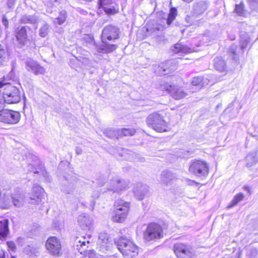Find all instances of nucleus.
I'll use <instances>...</instances> for the list:
<instances>
[{"instance_id": "nucleus-1", "label": "nucleus", "mask_w": 258, "mask_h": 258, "mask_svg": "<svg viewBox=\"0 0 258 258\" xmlns=\"http://www.w3.org/2000/svg\"><path fill=\"white\" fill-rule=\"evenodd\" d=\"M119 29L116 26L108 25L104 28L101 34L102 44H97L93 38L89 36V43L92 45L97 52L101 53H110L115 50L117 47L116 44L107 43V41L117 39L119 38Z\"/></svg>"}, {"instance_id": "nucleus-2", "label": "nucleus", "mask_w": 258, "mask_h": 258, "mask_svg": "<svg viewBox=\"0 0 258 258\" xmlns=\"http://www.w3.org/2000/svg\"><path fill=\"white\" fill-rule=\"evenodd\" d=\"M117 248L124 258H133L139 253V247L131 240L120 237L115 240Z\"/></svg>"}, {"instance_id": "nucleus-3", "label": "nucleus", "mask_w": 258, "mask_h": 258, "mask_svg": "<svg viewBox=\"0 0 258 258\" xmlns=\"http://www.w3.org/2000/svg\"><path fill=\"white\" fill-rule=\"evenodd\" d=\"M2 87H5L3 95L6 103L15 104L20 102L21 96L18 88L5 82V80H0V88Z\"/></svg>"}, {"instance_id": "nucleus-4", "label": "nucleus", "mask_w": 258, "mask_h": 258, "mask_svg": "<svg viewBox=\"0 0 258 258\" xmlns=\"http://www.w3.org/2000/svg\"><path fill=\"white\" fill-rule=\"evenodd\" d=\"M147 125L158 132L167 131V124L164 120L163 116L158 112L150 114L146 118Z\"/></svg>"}, {"instance_id": "nucleus-5", "label": "nucleus", "mask_w": 258, "mask_h": 258, "mask_svg": "<svg viewBox=\"0 0 258 258\" xmlns=\"http://www.w3.org/2000/svg\"><path fill=\"white\" fill-rule=\"evenodd\" d=\"M114 215L113 216V220L116 222H123L129 211L130 203L124 201L123 200L119 199L115 201L114 204Z\"/></svg>"}, {"instance_id": "nucleus-6", "label": "nucleus", "mask_w": 258, "mask_h": 258, "mask_svg": "<svg viewBox=\"0 0 258 258\" xmlns=\"http://www.w3.org/2000/svg\"><path fill=\"white\" fill-rule=\"evenodd\" d=\"M163 237L161 227L156 223L149 224L144 234V238L147 241L159 239Z\"/></svg>"}, {"instance_id": "nucleus-7", "label": "nucleus", "mask_w": 258, "mask_h": 258, "mask_svg": "<svg viewBox=\"0 0 258 258\" xmlns=\"http://www.w3.org/2000/svg\"><path fill=\"white\" fill-rule=\"evenodd\" d=\"M173 251L177 258H191L194 255V249L189 244L176 243L173 246Z\"/></svg>"}, {"instance_id": "nucleus-8", "label": "nucleus", "mask_w": 258, "mask_h": 258, "mask_svg": "<svg viewBox=\"0 0 258 258\" xmlns=\"http://www.w3.org/2000/svg\"><path fill=\"white\" fill-rule=\"evenodd\" d=\"M190 172L199 176H206L209 172L207 163L202 160H195L191 163L189 167Z\"/></svg>"}, {"instance_id": "nucleus-9", "label": "nucleus", "mask_w": 258, "mask_h": 258, "mask_svg": "<svg viewBox=\"0 0 258 258\" xmlns=\"http://www.w3.org/2000/svg\"><path fill=\"white\" fill-rule=\"evenodd\" d=\"M20 115L18 112L12 110H0V121L8 124H15L19 122Z\"/></svg>"}, {"instance_id": "nucleus-10", "label": "nucleus", "mask_w": 258, "mask_h": 258, "mask_svg": "<svg viewBox=\"0 0 258 258\" xmlns=\"http://www.w3.org/2000/svg\"><path fill=\"white\" fill-rule=\"evenodd\" d=\"M161 88L162 90L167 91L173 98L176 100L181 99L187 95L182 88L175 85L165 84L162 85Z\"/></svg>"}, {"instance_id": "nucleus-11", "label": "nucleus", "mask_w": 258, "mask_h": 258, "mask_svg": "<svg viewBox=\"0 0 258 258\" xmlns=\"http://www.w3.org/2000/svg\"><path fill=\"white\" fill-rule=\"evenodd\" d=\"M26 70L35 75H43L45 73V69L41 67L37 61L28 58L25 61Z\"/></svg>"}, {"instance_id": "nucleus-12", "label": "nucleus", "mask_w": 258, "mask_h": 258, "mask_svg": "<svg viewBox=\"0 0 258 258\" xmlns=\"http://www.w3.org/2000/svg\"><path fill=\"white\" fill-rule=\"evenodd\" d=\"M46 247L53 255H57L61 249L60 242L56 237L48 238L46 243Z\"/></svg>"}, {"instance_id": "nucleus-13", "label": "nucleus", "mask_w": 258, "mask_h": 258, "mask_svg": "<svg viewBox=\"0 0 258 258\" xmlns=\"http://www.w3.org/2000/svg\"><path fill=\"white\" fill-rule=\"evenodd\" d=\"M43 191V189L40 186L37 185H34L32 189L31 194L30 195L31 203L34 204H39L40 203L44 196Z\"/></svg>"}, {"instance_id": "nucleus-14", "label": "nucleus", "mask_w": 258, "mask_h": 258, "mask_svg": "<svg viewBox=\"0 0 258 258\" xmlns=\"http://www.w3.org/2000/svg\"><path fill=\"white\" fill-rule=\"evenodd\" d=\"M27 28L26 26H19L15 30V34L20 47L24 46L27 40Z\"/></svg>"}, {"instance_id": "nucleus-15", "label": "nucleus", "mask_w": 258, "mask_h": 258, "mask_svg": "<svg viewBox=\"0 0 258 258\" xmlns=\"http://www.w3.org/2000/svg\"><path fill=\"white\" fill-rule=\"evenodd\" d=\"M128 184L123 180H121L118 177H115L111 181L109 190L113 191L114 192H119L123 189H125Z\"/></svg>"}, {"instance_id": "nucleus-16", "label": "nucleus", "mask_w": 258, "mask_h": 258, "mask_svg": "<svg viewBox=\"0 0 258 258\" xmlns=\"http://www.w3.org/2000/svg\"><path fill=\"white\" fill-rule=\"evenodd\" d=\"M148 192V186L141 183H137L134 188L135 197L138 200H142Z\"/></svg>"}, {"instance_id": "nucleus-17", "label": "nucleus", "mask_w": 258, "mask_h": 258, "mask_svg": "<svg viewBox=\"0 0 258 258\" xmlns=\"http://www.w3.org/2000/svg\"><path fill=\"white\" fill-rule=\"evenodd\" d=\"M176 179V176L172 172L164 170L160 174L159 181L161 183L167 185Z\"/></svg>"}, {"instance_id": "nucleus-18", "label": "nucleus", "mask_w": 258, "mask_h": 258, "mask_svg": "<svg viewBox=\"0 0 258 258\" xmlns=\"http://www.w3.org/2000/svg\"><path fill=\"white\" fill-rule=\"evenodd\" d=\"M78 222L80 227L85 230L91 225L92 219L88 215L83 214L78 217Z\"/></svg>"}, {"instance_id": "nucleus-19", "label": "nucleus", "mask_w": 258, "mask_h": 258, "mask_svg": "<svg viewBox=\"0 0 258 258\" xmlns=\"http://www.w3.org/2000/svg\"><path fill=\"white\" fill-rule=\"evenodd\" d=\"M9 220L7 219L0 220V239L4 240L8 236L9 229Z\"/></svg>"}, {"instance_id": "nucleus-20", "label": "nucleus", "mask_w": 258, "mask_h": 258, "mask_svg": "<svg viewBox=\"0 0 258 258\" xmlns=\"http://www.w3.org/2000/svg\"><path fill=\"white\" fill-rule=\"evenodd\" d=\"M38 22V18L35 15H23L21 19L20 22L23 24H31L34 25L35 28H37V24Z\"/></svg>"}, {"instance_id": "nucleus-21", "label": "nucleus", "mask_w": 258, "mask_h": 258, "mask_svg": "<svg viewBox=\"0 0 258 258\" xmlns=\"http://www.w3.org/2000/svg\"><path fill=\"white\" fill-rule=\"evenodd\" d=\"M215 69L222 73L227 71V66L224 60L220 57H217L214 60Z\"/></svg>"}, {"instance_id": "nucleus-22", "label": "nucleus", "mask_w": 258, "mask_h": 258, "mask_svg": "<svg viewBox=\"0 0 258 258\" xmlns=\"http://www.w3.org/2000/svg\"><path fill=\"white\" fill-rule=\"evenodd\" d=\"M25 196L23 193H17L13 194L11 197L12 202L17 207L22 206L25 202Z\"/></svg>"}, {"instance_id": "nucleus-23", "label": "nucleus", "mask_w": 258, "mask_h": 258, "mask_svg": "<svg viewBox=\"0 0 258 258\" xmlns=\"http://www.w3.org/2000/svg\"><path fill=\"white\" fill-rule=\"evenodd\" d=\"M172 51L175 53L179 52L187 53L191 52L192 50L190 48L186 46V45L182 44L180 43H178L174 45L173 48L172 49Z\"/></svg>"}, {"instance_id": "nucleus-24", "label": "nucleus", "mask_w": 258, "mask_h": 258, "mask_svg": "<svg viewBox=\"0 0 258 258\" xmlns=\"http://www.w3.org/2000/svg\"><path fill=\"white\" fill-rule=\"evenodd\" d=\"M112 245L113 244L110 239L98 242V248H99V251L104 253L110 249Z\"/></svg>"}, {"instance_id": "nucleus-25", "label": "nucleus", "mask_w": 258, "mask_h": 258, "mask_svg": "<svg viewBox=\"0 0 258 258\" xmlns=\"http://www.w3.org/2000/svg\"><path fill=\"white\" fill-rule=\"evenodd\" d=\"M83 240H84V238H83ZM75 243L76 244V249L80 253H83L84 251L86 250V249L88 247L86 245L87 244H89V241L86 242L84 240H82L78 237H77L75 239Z\"/></svg>"}, {"instance_id": "nucleus-26", "label": "nucleus", "mask_w": 258, "mask_h": 258, "mask_svg": "<svg viewBox=\"0 0 258 258\" xmlns=\"http://www.w3.org/2000/svg\"><path fill=\"white\" fill-rule=\"evenodd\" d=\"M207 6L203 2H200L194 6L193 13L195 15H199L204 13L206 10Z\"/></svg>"}, {"instance_id": "nucleus-27", "label": "nucleus", "mask_w": 258, "mask_h": 258, "mask_svg": "<svg viewBox=\"0 0 258 258\" xmlns=\"http://www.w3.org/2000/svg\"><path fill=\"white\" fill-rule=\"evenodd\" d=\"M104 133L110 138L119 137V129L108 128L104 130Z\"/></svg>"}, {"instance_id": "nucleus-28", "label": "nucleus", "mask_w": 258, "mask_h": 258, "mask_svg": "<svg viewBox=\"0 0 258 258\" xmlns=\"http://www.w3.org/2000/svg\"><path fill=\"white\" fill-rule=\"evenodd\" d=\"M11 199L9 196L4 195L0 197V208L2 209H8L11 206Z\"/></svg>"}, {"instance_id": "nucleus-29", "label": "nucleus", "mask_w": 258, "mask_h": 258, "mask_svg": "<svg viewBox=\"0 0 258 258\" xmlns=\"http://www.w3.org/2000/svg\"><path fill=\"white\" fill-rule=\"evenodd\" d=\"M75 188V186L74 183H64L63 185L61 186V191L66 194H72Z\"/></svg>"}, {"instance_id": "nucleus-30", "label": "nucleus", "mask_w": 258, "mask_h": 258, "mask_svg": "<svg viewBox=\"0 0 258 258\" xmlns=\"http://www.w3.org/2000/svg\"><path fill=\"white\" fill-rule=\"evenodd\" d=\"M67 18V13L64 10L61 11L59 12V16L55 18L53 20V23L55 25H61L62 24L66 21Z\"/></svg>"}, {"instance_id": "nucleus-31", "label": "nucleus", "mask_w": 258, "mask_h": 258, "mask_svg": "<svg viewBox=\"0 0 258 258\" xmlns=\"http://www.w3.org/2000/svg\"><path fill=\"white\" fill-rule=\"evenodd\" d=\"M246 166L250 167L255 164L257 162L256 155L254 153H251L246 157Z\"/></svg>"}, {"instance_id": "nucleus-32", "label": "nucleus", "mask_w": 258, "mask_h": 258, "mask_svg": "<svg viewBox=\"0 0 258 258\" xmlns=\"http://www.w3.org/2000/svg\"><path fill=\"white\" fill-rule=\"evenodd\" d=\"M49 32V26L46 23H44L40 28L39 35L40 37L44 38L47 36Z\"/></svg>"}, {"instance_id": "nucleus-33", "label": "nucleus", "mask_w": 258, "mask_h": 258, "mask_svg": "<svg viewBox=\"0 0 258 258\" xmlns=\"http://www.w3.org/2000/svg\"><path fill=\"white\" fill-rule=\"evenodd\" d=\"M177 15V10L175 8H172L170 10V12L168 14V18L167 19V24L168 25H170L172 22L174 20Z\"/></svg>"}, {"instance_id": "nucleus-34", "label": "nucleus", "mask_w": 258, "mask_h": 258, "mask_svg": "<svg viewBox=\"0 0 258 258\" xmlns=\"http://www.w3.org/2000/svg\"><path fill=\"white\" fill-rule=\"evenodd\" d=\"M136 133V131L134 128H123L119 129V137L123 136H132Z\"/></svg>"}, {"instance_id": "nucleus-35", "label": "nucleus", "mask_w": 258, "mask_h": 258, "mask_svg": "<svg viewBox=\"0 0 258 258\" xmlns=\"http://www.w3.org/2000/svg\"><path fill=\"white\" fill-rule=\"evenodd\" d=\"M244 198L243 194L239 193L237 194L231 201V203L227 207L228 208H231L237 204L240 201H242Z\"/></svg>"}, {"instance_id": "nucleus-36", "label": "nucleus", "mask_w": 258, "mask_h": 258, "mask_svg": "<svg viewBox=\"0 0 258 258\" xmlns=\"http://www.w3.org/2000/svg\"><path fill=\"white\" fill-rule=\"evenodd\" d=\"M257 254L258 251L255 248L249 247L247 249L246 255L247 258H256Z\"/></svg>"}, {"instance_id": "nucleus-37", "label": "nucleus", "mask_w": 258, "mask_h": 258, "mask_svg": "<svg viewBox=\"0 0 258 258\" xmlns=\"http://www.w3.org/2000/svg\"><path fill=\"white\" fill-rule=\"evenodd\" d=\"M112 0H99V5L103 8L104 11L107 14H111L112 10L111 9L103 7L111 3Z\"/></svg>"}, {"instance_id": "nucleus-38", "label": "nucleus", "mask_w": 258, "mask_h": 258, "mask_svg": "<svg viewBox=\"0 0 258 258\" xmlns=\"http://www.w3.org/2000/svg\"><path fill=\"white\" fill-rule=\"evenodd\" d=\"M205 81L203 77L198 76L192 78L191 81V84L194 86L200 85L201 86H204L205 84Z\"/></svg>"}, {"instance_id": "nucleus-39", "label": "nucleus", "mask_w": 258, "mask_h": 258, "mask_svg": "<svg viewBox=\"0 0 258 258\" xmlns=\"http://www.w3.org/2000/svg\"><path fill=\"white\" fill-rule=\"evenodd\" d=\"M235 11L238 15L243 16L244 13L243 4L241 3L239 5H236Z\"/></svg>"}, {"instance_id": "nucleus-40", "label": "nucleus", "mask_w": 258, "mask_h": 258, "mask_svg": "<svg viewBox=\"0 0 258 258\" xmlns=\"http://www.w3.org/2000/svg\"><path fill=\"white\" fill-rule=\"evenodd\" d=\"M249 6L253 9L258 8V0H247Z\"/></svg>"}, {"instance_id": "nucleus-41", "label": "nucleus", "mask_w": 258, "mask_h": 258, "mask_svg": "<svg viewBox=\"0 0 258 258\" xmlns=\"http://www.w3.org/2000/svg\"><path fill=\"white\" fill-rule=\"evenodd\" d=\"M158 68L160 70H162V72H160V75H166L168 73V71L166 68L165 63L160 64V65L159 66ZM159 71H161L160 70H159Z\"/></svg>"}, {"instance_id": "nucleus-42", "label": "nucleus", "mask_w": 258, "mask_h": 258, "mask_svg": "<svg viewBox=\"0 0 258 258\" xmlns=\"http://www.w3.org/2000/svg\"><path fill=\"white\" fill-rule=\"evenodd\" d=\"M108 239H110V238L108 234L105 233H101L99 234L98 242H100V241L107 240Z\"/></svg>"}, {"instance_id": "nucleus-43", "label": "nucleus", "mask_w": 258, "mask_h": 258, "mask_svg": "<svg viewBox=\"0 0 258 258\" xmlns=\"http://www.w3.org/2000/svg\"><path fill=\"white\" fill-rule=\"evenodd\" d=\"M28 170L31 172H33L34 173H39V171L37 170V169L35 167H34L32 164H29L28 165Z\"/></svg>"}, {"instance_id": "nucleus-44", "label": "nucleus", "mask_w": 258, "mask_h": 258, "mask_svg": "<svg viewBox=\"0 0 258 258\" xmlns=\"http://www.w3.org/2000/svg\"><path fill=\"white\" fill-rule=\"evenodd\" d=\"M2 23L5 28H8L9 26V22L7 18L5 16H4L2 18Z\"/></svg>"}, {"instance_id": "nucleus-45", "label": "nucleus", "mask_w": 258, "mask_h": 258, "mask_svg": "<svg viewBox=\"0 0 258 258\" xmlns=\"http://www.w3.org/2000/svg\"><path fill=\"white\" fill-rule=\"evenodd\" d=\"M7 245H8V247L10 249H11V250H12L13 251H14L15 250L16 246H15L14 242H13L12 241H8V242H7Z\"/></svg>"}, {"instance_id": "nucleus-46", "label": "nucleus", "mask_w": 258, "mask_h": 258, "mask_svg": "<svg viewBox=\"0 0 258 258\" xmlns=\"http://www.w3.org/2000/svg\"><path fill=\"white\" fill-rule=\"evenodd\" d=\"M15 4V0H8L7 5L9 8H12L14 7Z\"/></svg>"}, {"instance_id": "nucleus-47", "label": "nucleus", "mask_w": 258, "mask_h": 258, "mask_svg": "<svg viewBox=\"0 0 258 258\" xmlns=\"http://www.w3.org/2000/svg\"><path fill=\"white\" fill-rule=\"evenodd\" d=\"M236 46L234 44H232L231 46L230 49L229 50L230 52L233 54H236Z\"/></svg>"}, {"instance_id": "nucleus-48", "label": "nucleus", "mask_w": 258, "mask_h": 258, "mask_svg": "<svg viewBox=\"0 0 258 258\" xmlns=\"http://www.w3.org/2000/svg\"><path fill=\"white\" fill-rule=\"evenodd\" d=\"M6 254L8 255V253L6 251L2 249L0 250V258H6Z\"/></svg>"}, {"instance_id": "nucleus-49", "label": "nucleus", "mask_w": 258, "mask_h": 258, "mask_svg": "<svg viewBox=\"0 0 258 258\" xmlns=\"http://www.w3.org/2000/svg\"><path fill=\"white\" fill-rule=\"evenodd\" d=\"M241 254L240 252L233 253L230 258H240Z\"/></svg>"}, {"instance_id": "nucleus-50", "label": "nucleus", "mask_w": 258, "mask_h": 258, "mask_svg": "<svg viewBox=\"0 0 258 258\" xmlns=\"http://www.w3.org/2000/svg\"><path fill=\"white\" fill-rule=\"evenodd\" d=\"M75 151H76V153L77 155L81 154L83 152L82 149L79 147H76Z\"/></svg>"}, {"instance_id": "nucleus-51", "label": "nucleus", "mask_w": 258, "mask_h": 258, "mask_svg": "<svg viewBox=\"0 0 258 258\" xmlns=\"http://www.w3.org/2000/svg\"><path fill=\"white\" fill-rule=\"evenodd\" d=\"M4 102H5V101H4L3 95H2L0 94V106L3 107V104H4Z\"/></svg>"}, {"instance_id": "nucleus-52", "label": "nucleus", "mask_w": 258, "mask_h": 258, "mask_svg": "<svg viewBox=\"0 0 258 258\" xmlns=\"http://www.w3.org/2000/svg\"><path fill=\"white\" fill-rule=\"evenodd\" d=\"M247 46V42H244L241 44V48L242 49L245 48Z\"/></svg>"}, {"instance_id": "nucleus-53", "label": "nucleus", "mask_w": 258, "mask_h": 258, "mask_svg": "<svg viewBox=\"0 0 258 258\" xmlns=\"http://www.w3.org/2000/svg\"><path fill=\"white\" fill-rule=\"evenodd\" d=\"M188 181H189V183H188L189 185H192V184L194 183H196V182L195 181H194V180H189Z\"/></svg>"}, {"instance_id": "nucleus-54", "label": "nucleus", "mask_w": 258, "mask_h": 258, "mask_svg": "<svg viewBox=\"0 0 258 258\" xmlns=\"http://www.w3.org/2000/svg\"><path fill=\"white\" fill-rule=\"evenodd\" d=\"M245 189L246 190L249 191V188L248 187H245Z\"/></svg>"}, {"instance_id": "nucleus-55", "label": "nucleus", "mask_w": 258, "mask_h": 258, "mask_svg": "<svg viewBox=\"0 0 258 258\" xmlns=\"http://www.w3.org/2000/svg\"><path fill=\"white\" fill-rule=\"evenodd\" d=\"M39 168L40 170H41V169H42V166L41 165H40V166H39Z\"/></svg>"}, {"instance_id": "nucleus-56", "label": "nucleus", "mask_w": 258, "mask_h": 258, "mask_svg": "<svg viewBox=\"0 0 258 258\" xmlns=\"http://www.w3.org/2000/svg\"><path fill=\"white\" fill-rule=\"evenodd\" d=\"M61 0H54L55 2H60Z\"/></svg>"}, {"instance_id": "nucleus-57", "label": "nucleus", "mask_w": 258, "mask_h": 258, "mask_svg": "<svg viewBox=\"0 0 258 258\" xmlns=\"http://www.w3.org/2000/svg\"><path fill=\"white\" fill-rule=\"evenodd\" d=\"M2 107H3L2 106H0V109H1V108H2Z\"/></svg>"}]
</instances>
